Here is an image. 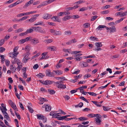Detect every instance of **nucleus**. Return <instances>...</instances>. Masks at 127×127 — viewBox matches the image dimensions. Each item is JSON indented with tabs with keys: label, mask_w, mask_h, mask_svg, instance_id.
Instances as JSON below:
<instances>
[{
	"label": "nucleus",
	"mask_w": 127,
	"mask_h": 127,
	"mask_svg": "<svg viewBox=\"0 0 127 127\" xmlns=\"http://www.w3.org/2000/svg\"><path fill=\"white\" fill-rule=\"evenodd\" d=\"M53 41V40L52 39H48L45 40L44 41L47 43H49L52 42Z\"/></svg>",
	"instance_id": "nucleus-27"
},
{
	"label": "nucleus",
	"mask_w": 127,
	"mask_h": 127,
	"mask_svg": "<svg viewBox=\"0 0 127 127\" xmlns=\"http://www.w3.org/2000/svg\"><path fill=\"white\" fill-rule=\"evenodd\" d=\"M12 63L14 64L16 63L17 64H21V61L20 60L17 58H14L13 61H12Z\"/></svg>",
	"instance_id": "nucleus-13"
},
{
	"label": "nucleus",
	"mask_w": 127,
	"mask_h": 127,
	"mask_svg": "<svg viewBox=\"0 0 127 127\" xmlns=\"http://www.w3.org/2000/svg\"><path fill=\"white\" fill-rule=\"evenodd\" d=\"M102 107L103 110L105 111H107L109 110L108 107H107L103 106Z\"/></svg>",
	"instance_id": "nucleus-63"
},
{
	"label": "nucleus",
	"mask_w": 127,
	"mask_h": 127,
	"mask_svg": "<svg viewBox=\"0 0 127 127\" xmlns=\"http://www.w3.org/2000/svg\"><path fill=\"white\" fill-rule=\"evenodd\" d=\"M27 107L29 111L31 113H32L33 112L34 110L31 107H30L29 106H28Z\"/></svg>",
	"instance_id": "nucleus-46"
},
{
	"label": "nucleus",
	"mask_w": 127,
	"mask_h": 127,
	"mask_svg": "<svg viewBox=\"0 0 127 127\" xmlns=\"http://www.w3.org/2000/svg\"><path fill=\"white\" fill-rule=\"evenodd\" d=\"M51 107L49 105H46L45 107V110L46 111H50L51 110Z\"/></svg>",
	"instance_id": "nucleus-17"
},
{
	"label": "nucleus",
	"mask_w": 127,
	"mask_h": 127,
	"mask_svg": "<svg viewBox=\"0 0 127 127\" xmlns=\"http://www.w3.org/2000/svg\"><path fill=\"white\" fill-rule=\"evenodd\" d=\"M54 71L56 73V74L57 75H60L63 73V71L60 70Z\"/></svg>",
	"instance_id": "nucleus-16"
},
{
	"label": "nucleus",
	"mask_w": 127,
	"mask_h": 127,
	"mask_svg": "<svg viewBox=\"0 0 127 127\" xmlns=\"http://www.w3.org/2000/svg\"><path fill=\"white\" fill-rule=\"evenodd\" d=\"M46 76H47L50 77L54 76V73L53 72H51L49 70H46Z\"/></svg>",
	"instance_id": "nucleus-5"
},
{
	"label": "nucleus",
	"mask_w": 127,
	"mask_h": 127,
	"mask_svg": "<svg viewBox=\"0 0 127 127\" xmlns=\"http://www.w3.org/2000/svg\"><path fill=\"white\" fill-rule=\"evenodd\" d=\"M90 38L93 41H94L95 40H96V41L98 40V38L95 37L91 36L90 37Z\"/></svg>",
	"instance_id": "nucleus-41"
},
{
	"label": "nucleus",
	"mask_w": 127,
	"mask_h": 127,
	"mask_svg": "<svg viewBox=\"0 0 127 127\" xmlns=\"http://www.w3.org/2000/svg\"><path fill=\"white\" fill-rule=\"evenodd\" d=\"M27 34V33L26 32H26H24L21 33L19 34V35L21 36H23L25 35H26Z\"/></svg>",
	"instance_id": "nucleus-59"
},
{
	"label": "nucleus",
	"mask_w": 127,
	"mask_h": 127,
	"mask_svg": "<svg viewBox=\"0 0 127 127\" xmlns=\"http://www.w3.org/2000/svg\"><path fill=\"white\" fill-rule=\"evenodd\" d=\"M4 39H2L0 40V46H1L4 43Z\"/></svg>",
	"instance_id": "nucleus-61"
},
{
	"label": "nucleus",
	"mask_w": 127,
	"mask_h": 127,
	"mask_svg": "<svg viewBox=\"0 0 127 127\" xmlns=\"http://www.w3.org/2000/svg\"><path fill=\"white\" fill-rule=\"evenodd\" d=\"M52 16V15L47 13H45L44 14L43 18L44 19H49Z\"/></svg>",
	"instance_id": "nucleus-9"
},
{
	"label": "nucleus",
	"mask_w": 127,
	"mask_h": 127,
	"mask_svg": "<svg viewBox=\"0 0 127 127\" xmlns=\"http://www.w3.org/2000/svg\"><path fill=\"white\" fill-rule=\"evenodd\" d=\"M20 64H19L18 65V66L17 68V69H18L19 70V71H20V69H21L22 66Z\"/></svg>",
	"instance_id": "nucleus-52"
},
{
	"label": "nucleus",
	"mask_w": 127,
	"mask_h": 127,
	"mask_svg": "<svg viewBox=\"0 0 127 127\" xmlns=\"http://www.w3.org/2000/svg\"><path fill=\"white\" fill-rule=\"evenodd\" d=\"M26 70H25V71H23V78H26L27 77V74H26Z\"/></svg>",
	"instance_id": "nucleus-36"
},
{
	"label": "nucleus",
	"mask_w": 127,
	"mask_h": 127,
	"mask_svg": "<svg viewBox=\"0 0 127 127\" xmlns=\"http://www.w3.org/2000/svg\"><path fill=\"white\" fill-rule=\"evenodd\" d=\"M48 49H51V51L55 50L56 49V48L55 46H50L48 48Z\"/></svg>",
	"instance_id": "nucleus-44"
},
{
	"label": "nucleus",
	"mask_w": 127,
	"mask_h": 127,
	"mask_svg": "<svg viewBox=\"0 0 127 127\" xmlns=\"http://www.w3.org/2000/svg\"><path fill=\"white\" fill-rule=\"evenodd\" d=\"M91 76V75L89 74H85L84 76V79H86L90 77Z\"/></svg>",
	"instance_id": "nucleus-54"
},
{
	"label": "nucleus",
	"mask_w": 127,
	"mask_h": 127,
	"mask_svg": "<svg viewBox=\"0 0 127 127\" xmlns=\"http://www.w3.org/2000/svg\"><path fill=\"white\" fill-rule=\"evenodd\" d=\"M39 16L38 14H37L34 15L33 16V17L29 20H28L26 21L27 22H30L31 23L34 22L36 19V17Z\"/></svg>",
	"instance_id": "nucleus-3"
},
{
	"label": "nucleus",
	"mask_w": 127,
	"mask_h": 127,
	"mask_svg": "<svg viewBox=\"0 0 127 127\" xmlns=\"http://www.w3.org/2000/svg\"><path fill=\"white\" fill-rule=\"evenodd\" d=\"M18 53H14L12 52L9 54V57L12 58H14L17 57V55H18Z\"/></svg>",
	"instance_id": "nucleus-10"
},
{
	"label": "nucleus",
	"mask_w": 127,
	"mask_h": 127,
	"mask_svg": "<svg viewBox=\"0 0 127 127\" xmlns=\"http://www.w3.org/2000/svg\"><path fill=\"white\" fill-rule=\"evenodd\" d=\"M4 118H5L6 120H7L8 121H10L11 120L9 116L8 115H7V116H4Z\"/></svg>",
	"instance_id": "nucleus-35"
},
{
	"label": "nucleus",
	"mask_w": 127,
	"mask_h": 127,
	"mask_svg": "<svg viewBox=\"0 0 127 127\" xmlns=\"http://www.w3.org/2000/svg\"><path fill=\"white\" fill-rule=\"evenodd\" d=\"M48 3L47 1H45L43 2L42 3H41L42 6L46 5L48 4Z\"/></svg>",
	"instance_id": "nucleus-48"
},
{
	"label": "nucleus",
	"mask_w": 127,
	"mask_h": 127,
	"mask_svg": "<svg viewBox=\"0 0 127 127\" xmlns=\"http://www.w3.org/2000/svg\"><path fill=\"white\" fill-rule=\"evenodd\" d=\"M79 119H80V121L82 120H87L88 118L86 117H82L80 118H78Z\"/></svg>",
	"instance_id": "nucleus-50"
},
{
	"label": "nucleus",
	"mask_w": 127,
	"mask_h": 127,
	"mask_svg": "<svg viewBox=\"0 0 127 127\" xmlns=\"http://www.w3.org/2000/svg\"><path fill=\"white\" fill-rule=\"evenodd\" d=\"M95 117H96V118H95V119H100L101 116V115L99 114H95Z\"/></svg>",
	"instance_id": "nucleus-25"
},
{
	"label": "nucleus",
	"mask_w": 127,
	"mask_h": 127,
	"mask_svg": "<svg viewBox=\"0 0 127 127\" xmlns=\"http://www.w3.org/2000/svg\"><path fill=\"white\" fill-rule=\"evenodd\" d=\"M90 24L88 23H86L83 25L84 28H87L90 26Z\"/></svg>",
	"instance_id": "nucleus-32"
},
{
	"label": "nucleus",
	"mask_w": 127,
	"mask_h": 127,
	"mask_svg": "<svg viewBox=\"0 0 127 127\" xmlns=\"http://www.w3.org/2000/svg\"><path fill=\"white\" fill-rule=\"evenodd\" d=\"M47 54V53H43L42 55H43L42 57L40 59L41 60L43 59H47V57H45L46 55Z\"/></svg>",
	"instance_id": "nucleus-22"
},
{
	"label": "nucleus",
	"mask_w": 127,
	"mask_h": 127,
	"mask_svg": "<svg viewBox=\"0 0 127 127\" xmlns=\"http://www.w3.org/2000/svg\"><path fill=\"white\" fill-rule=\"evenodd\" d=\"M32 28L34 29V31L41 33H45V31L42 27H33Z\"/></svg>",
	"instance_id": "nucleus-1"
},
{
	"label": "nucleus",
	"mask_w": 127,
	"mask_h": 127,
	"mask_svg": "<svg viewBox=\"0 0 127 127\" xmlns=\"http://www.w3.org/2000/svg\"><path fill=\"white\" fill-rule=\"evenodd\" d=\"M63 97L67 100H68L70 98L69 96L67 95L64 96H63Z\"/></svg>",
	"instance_id": "nucleus-64"
},
{
	"label": "nucleus",
	"mask_w": 127,
	"mask_h": 127,
	"mask_svg": "<svg viewBox=\"0 0 127 127\" xmlns=\"http://www.w3.org/2000/svg\"><path fill=\"white\" fill-rule=\"evenodd\" d=\"M11 106L15 110V112L18 111V110L17 108L16 105L14 103L12 104Z\"/></svg>",
	"instance_id": "nucleus-15"
},
{
	"label": "nucleus",
	"mask_w": 127,
	"mask_h": 127,
	"mask_svg": "<svg viewBox=\"0 0 127 127\" xmlns=\"http://www.w3.org/2000/svg\"><path fill=\"white\" fill-rule=\"evenodd\" d=\"M80 65L81 67H85L88 66V64L86 62L82 61L80 62Z\"/></svg>",
	"instance_id": "nucleus-7"
},
{
	"label": "nucleus",
	"mask_w": 127,
	"mask_h": 127,
	"mask_svg": "<svg viewBox=\"0 0 127 127\" xmlns=\"http://www.w3.org/2000/svg\"><path fill=\"white\" fill-rule=\"evenodd\" d=\"M15 115L17 116V118L19 119L20 120L21 119V117L20 115L18 113L16 112H15Z\"/></svg>",
	"instance_id": "nucleus-55"
},
{
	"label": "nucleus",
	"mask_w": 127,
	"mask_h": 127,
	"mask_svg": "<svg viewBox=\"0 0 127 127\" xmlns=\"http://www.w3.org/2000/svg\"><path fill=\"white\" fill-rule=\"evenodd\" d=\"M33 29H28L27 31H26V32L28 33H30L34 31V29L33 30Z\"/></svg>",
	"instance_id": "nucleus-31"
},
{
	"label": "nucleus",
	"mask_w": 127,
	"mask_h": 127,
	"mask_svg": "<svg viewBox=\"0 0 127 127\" xmlns=\"http://www.w3.org/2000/svg\"><path fill=\"white\" fill-rule=\"evenodd\" d=\"M81 52V51H75L72 52H71V54H76L78 53H79Z\"/></svg>",
	"instance_id": "nucleus-40"
},
{
	"label": "nucleus",
	"mask_w": 127,
	"mask_h": 127,
	"mask_svg": "<svg viewBox=\"0 0 127 127\" xmlns=\"http://www.w3.org/2000/svg\"><path fill=\"white\" fill-rule=\"evenodd\" d=\"M92 102L94 104H95L97 106L100 107L102 106V105L99 104V103L97 101H92Z\"/></svg>",
	"instance_id": "nucleus-20"
},
{
	"label": "nucleus",
	"mask_w": 127,
	"mask_h": 127,
	"mask_svg": "<svg viewBox=\"0 0 127 127\" xmlns=\"http://www.w3.org/2000/svg\"><path fill=\"white\" fill-rule=\"evenodd\" d=\"M58 88H60L65 89L66 88V86L65 85L63 84H60L58 85Z\"/></svg>",
	"instance_id": "nucleus-23"
},
{
	"label": "nucleus",
	"mask_w": 127,
	"mask_h": 127,
	"mask_svg": "<svg viewBox=\"0 0 127 127\" xmlns=\"http://www.w3.org/2000/svg\"><path fill=\"white\" fill-rule=\"evenodd\" d=\"M36 116L37 117V118L39 120H42L43 117H44V116L42 114H37Z\"/></svg>",
	"instance_id": "nucleus-19"
},
{
	"label": "nucleus",
	"mask_w": 127,
	"mask_h": 127,
	"mask_svg": "<svg viewBox=\"0 0 127 127\" xmlns=\"http://www.w3.org/2000/svg\"><path fill=\"white\" fill-rule=\"evenodd\" d=\"M120 55L119 54H116L113 55V56L111 57L112 59H113L114 58H117L119 57Z\"/></svg>",
	"instance_id": "nucleus-34"
},
{
	"label": "nucleus",
	"mask_w": 127,
	"mask_h": 127,
	"mask_svg": "<svg viewBox=\"0 0 127 127\" xmlns=\"http://www.w3.org/2000/svg\"><path fill=\"white\" fill-rule=\"evenodd\" d=\"M10 68L12 72L13 73L15 72L16 69V68L13 66V65L10 66Z\"/></svg>",
	"instance_id": "nucleus-18"
},
{
	"label": "nucleus",
	"mask_w": 127,
	"mask_h": 127,
	"mask_svg": "<svg viewBox=\"0 0 127 127\" xmlns=\"http://www.w3.org/2000/svg\"><path fill=\"white\" fill-rule=\"evenodd\" d=\"M31 42L33 44L36 45L39 42V40L37 38H34L31 40Z\"/></svg>",
	"instance_id": "nucleus-4"
},
{
	"label": "nucleus",
	"mask_w": 127,
	"mask_h": 127,
	"mask_svg": "<svg viewBox=\"0 0 127 127\" xmlns=\"http://www.w3.org/2000/svg\"><path fill=\"white\" fill-rule=\"evenodd\" d=\"M83 105V103L80 102L78 104L76 105L75 106V107L76 108L79 107H81Z\"/></svg>",
	"instance_id": "nucleus-26"
},
{
	"label": "nucleus",
	"mask_w": 127,
	"mask_h": 127,
	"mask_svg": "<svg viewBox=\"0 0 127 127\" xmlns=\"http://www.w3.org/2000/svg\"><path fill=\"white\" fill-rule=\"evenodd\" d=\"M48 91L49 94L51 95L54 94L55 93V91L54 90H50L49 89H48Z\"/></svg>",
	"instance_id": "nucleus-24"
},
{
	"label": "nucleus",
	"mask_w": 127,
	"mask_h": 127,
	"mask_svg": "<svg viewBox=\"0 0 127 127\" xmlns=\"http://www.w3.org/2000/svg\"><path fill=\"white\" fill-rule=\"evenodd\" d=\"M106 26L104 25H99L97 28L96 29V31H98L100 29L102 28H105V27Z\"/></svg>",
	"instance_id": "nucleus-29"
},
{
	"label": "nucleus",
	"mask_w": 127,
	"mask_h": 127,
	"mask_svg": "<svg viewBox=\"0 0 127 127\" xmlns=\"http://www.w3.org/2000/svg\"><path fill=\"white\" fill-rule=\"evenodd\" d=\"M87 86H83L82 87H80L77 88V89L79 90H80V92L82 94H85L84 93V91L83 90L84 89H86L87 88Z\"/></svg>",
	"instance_id": "nucleus-6"
},
{
	"label": "nucleus",
	"mask_w": 127,
	"mask_h": 127,
	"mask_svg": "<svg viewBox=\"0 0 127 127\" xmlns=\"http://www.w3.org/2000/svg\"><path fill=\"white\" fill-rule=\"evenodd\" d=\"M5 50V49L3 47H0V52L2 53Z\"/></svg>",
	"instance_id": "nucleus-58"
},
{
	"label": "nucleus",
	"mask_w": 127,
	"mask_h": 127,
	"mask_svg": "<svg viewBox=\"0 0 127 127\" xmlns=\"http://www.w3.org/2000/svg\"><path fill=\"white\" fill-rule=\"evenodd\" d=\"M109 31L110 33L114 32H116V29L115 27L114 26H112L109 28Z\"/></svg>",
	"instance_id": "nucleus-8"
},
{
	"label": "nucleus",
	"mask_w": 127,
	"mask_h": 127,
	"mask_svg": "<svg viewBox=\"0 0 127 127\" xmlns=\"http://www.w3.org/2000/svg\"><path fill=\"white\" fill-rule=\"evenodd\" d=\"M52 19H55V20L53 19L55 21H57L59 22H61V20L60 19H59V17L58 16H53L52 18Z\"/></svg>",
	"instance_id": "nucleus-14"
},
{
	"label": "nucleus",
	"mask_w": 127,
	"mask_h": 127,
	"mask_svg": "<svg viewBox=\"0 0 127 127\" xmlns=\"http://www.w3.org/2000/svg\"><path fill=\"white\" fill-rule=\"evenodd\" d=\"M70 16H67L64 17L63 19V20L64 21H66L69 19L70 18Z\"/></svg>",
	"instance_id": "nucleus-30"
},
{
	"label": "nucleus",
	"mask_w": 127,
	"mask_h": 127,
	"mask_svg": "<svg viewBox=\"0 0 127 127\" xmlns=\"http://www.w3.org/2000/svg\"><path fill=\"white\" fill-rule=\"evenodd\" d=\"M95 45L96 47L94 49V50L98 51H100L102 50V49L100 48L101 47L102 45L101 42L96 43H95Z\"/></svg>",
	"instance_id": "nucleus-2"
},
{
	"label": "nucleus",
	"mask_w": 127,
	"mask_h": 127,
	"mask_svg": "<svg viewBox=\"0 0 127 127\" xmlns=\"http://www.w3.org/2000/svg\"><path fill=\"white\" fill-rule=\"evenodd\" d=\"M69 50L70 51V50L69 49H65V48H64L63 49V51L64 52H67L68 53H71V52H70V51H69Z\"/></svg>",
	"instance_id": "nucleus-43"
},
{
	"label": "nucleus",
	"mask_w": 127,
	"mask_h": 127,
	"mask_svg": "<svg viewBox=\"0 0 127 127\" xmlns=\"http://www.w3.org/2000/svg\"><path fill=\"white\" fill-rule=\"evenodd\" d=\"M23 30V29L22 28H19L17 30H15V32L16 33L19 32H22Z\"/></svg>",
	"instance_id": "nucleus-42"
},
{
	"label": "nucleus",
	"mask_w": 127,
	"mask_h": 127,
	"mask_svg": "<svg viewBox=\"0 0 127 127\" xmlns=\"http://www.w3.org/2000/svg\"><path fill=\"white\" fill-rule=\"evenodd\" d=\"M53 82L50 80H46L45 81H43V82H41L44 84L45 85H50L52 84Z\"/></svg>",
	"instance_id": "nucleus-12"
},
{
	"label": "nucleus",
	"mask_w": 127,
	"mask_h": 127,
	"mask_svg": "<svg viewBox=\"0 0 127 127\" xmlns=\"http://www.w3.org/2000/svg\"><path fill=\"white\" fill-rule=\"evenodd\" d=\"M127 15V10L123 12L121 14V17H124Z\"/></svg>",
	"instance_id": "nucleus-51"
},
{
	"label": "nucleus",
	"mask_w": 127,
	"mask_h": 127,
	"mask_svg": "<svg viewBox=\"0 0 127 127\" xmlns=\"http://www.w3.org/2000/svg\"><path fill=\"white\" fill-rule=\"evenodd\" d=\"M94 57H95L94 56L92 55H90L87 56H85L84 57V59H86L90 58H94Z\"/></svg>",
	"instance_id": "nucleus-49"
},
{
	"label": "nucleus",
	"mask_w": 127,
	"mask_h": 127,
	"mask_svg": "<svg viewBox=\"0 0 127 127\" xmlns=\"http://www.w3.org/2000/svg\"><path fill=\"white\" fill-rule=\"evenodd\" d=\"M36 76L38 77L39 78H42L44 76L43 74L41 73H39V74H38Z\"/></svg>",
	"instance_id": "nucleus-37"
},
{
	"label": "nucleus",
	"mask_w": 127,
	"mask_h": 127,
	"mask_svg": "<svg viewBox=\"0 0 127 127\" xmlns=\"http://www.w3.org/2000/svg\"><path fill=\"white\" fill-rule=\"evenodd\" d=\"M62 34V32L60 31H57L56 30V32H55V33L54 34V35H60Z\"/></svg>",
	"instance_id": "nucleus-28"
},
{
	"label": "nucleus",
	"mask_w": 127,
	"mask_h": 127,
	"mask_svg": "<svg viewBox=\"0 0 127 127\" xmlns=\"http://www.w3.org/2000/svg\"><path fill=\"white\" fill-rule=\"evenodd\" d=\"M26 42V41L25 39H21V40H20L19 41L18 43L19 44H22L24 43V42Z\"/></svg>",
	"instance_id": "nucleus-39"
},
{
	"label": "nucleus",
	"mask_w": 127,
	"mask_h": 127,
	"mask_svg": "<svg viewBox=\"0 0 127 127\" xmlns=\"http://www.w3.org/2000/svg\"><path fill=\"white\" fill-rule=\"evenodd\" d=\"M29 55L28 54L27 55L25 56L23 59V63H26L28 61V60L30 59L28 56Z\"/></svg>",
	"instance_id": "nucleus-11"
},
{
	"label": "nucleus",
	"mask_w": 127,
	"mask_h": 127,
	"mask_svg": "<svg viewBox=\"0 0 127 127\" xmlns=\"http://www.w3.org/2000/svg\"><path fill=\"white\" fill-rule=\"evenodd\" d=\"M97 17L98 16H95L92 17L91 18V21H93L94 20L97 18Z\"/></svg>",
	"instance_id": "nucleus-60"
},
{
	"label": "nucleus",
	"mask_w": 127,
	"mask_h": 127,
	"mask_svg": "<svg viewBox=\"0 0 127 127\" xmlns=\"http://www.w3.org/2000/svg\"><path fill=\"white\" fill-rule=\"evenodd\" d=\"M88 93L90 95L93 96H96L97 95V94L94 92H88Z\"/></svg>",
	"instance_id": "nucleus-45"
},
{
	"label": "nucleus",
	"mask_w": 127,
	"mask_h": 127,
	"mask_svg": "<svg viewBox=\"0 0 127 127\" xmlns=\"http://www.w3.org/2000/svg\"><path fill=\"white\" fill-rule=\"evenodd\" d=\"M123 21V19L121 18L120 19L118 20L115 22V23L116 24H118L120 23V22Z\"/></svg>",
	"instance_id": "nucleus-56"
},
{
	"label": "nucleus",
	"mask_w": 127,
	"mask_h": 127,
	"mask_svg": "<svg viewBox=\"0 0 127 127\" xmlns=\"http://www.w3.org/2000/svg\"><path fill=\"white\" fill-rule=\"evenodd\" d=\"M43 25V21H39L37 23L34 24V25L37 26L39 25Z\"/></svg>",
	"instance_id": "nucleus-21"
},
{
	"label": "nucleus",
	"mask_w": 127,
	"mask_h": 127,
	"mask_svg": "<svg viewBox=\"0 0 127 127\" xmlns=\"http://www.w3.org/2000/svg\"><path fill=\"white\" fill-rule=\"evenodd\" d=\"M95 114H88L87 116L88 117H90V118H93L94 117H95Z\"/></svg>",
	"instance_id": "nucleus-47"
},
{
	"label": "nucleus",
	"mask_w": 127,
	"mask_h": 127,
	"mask_svg": "<svg viewBox=\"0 0 127 127\" xmlns=\"http://www.w3.org/2000/svg\"><path fill=\"white\" fill-rule=\"evenodd\" d=\"M95 121L96 123L97 124L99 125L100 124L101 122L100 119H95Z\"/></svg>",
	"instance_id": "nucleus-33"
},
{
	"label": "nucleus",
	"mask_w": 127,
	"mask_h": 127,
	"mask_svg": "<svg viewBox=\"0 0 127 127\" xmlns=\"http://www.w3.org/2000/svg\"><path fill=\"white\" fill-rule=\"evenodd\" d=\"M64 33L65 35H69L71 34V32L70 31H65L64 32Z\"/></svg>",
	"instance_id": "nucleus-38"
},
{
	"label": "nucleus",
	"mask_w": 127,
	"mask_h": 127,
	"mask_svg": "<svg viewBox=\"0 0 127 127\" xmlns=\"http://www.w3.org/2000/svg\"><path fill=\"white\" fill-rule=\"evenodd\" d=\"M78 90V89H77V88L76 89V90H71L70 91V93L71 94H73L75 92H77V90Z\"/></svg>",
	"instance_id": "nucleus-57"
},
{
	"label": "nucleus",
	"mask_w": 127,
	"mask_h": 127,
	"mask_svg": "<svg viewBox=\"0 0 127 127\" xmlns=\"http://www.w3.org/2000/svg\"><path fill=\"white\" fill-rule=\"evenodd\" d=\"M88 9L87 7H83L80 9L79 10V11H83L86 10H87Z\"/></svg>",
	"instance_id": "nucleus-53"
},
{
	"label": "nucleus",
	"mask_w": 127,
	"mask_h": 127,
	"mask_svg": "<svg viewBox=\"0 0 127 127\" xmlns=\"http://www.w3.org/2000/svg\"><path fill=\"white\" fill-rule=\"evenodd\" d=\"M19 104L20 105V108L23 110H24V107L22 104L20 102H19Z\"/></svg>",
	"instance_id": "nucleus-62"
}]
</instances>
